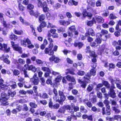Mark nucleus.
Wrapping results in <instances>:
<instances>
[{"instance_id":"obj_54","label":"nucleus","mask_w":121,"mask_h":121,"mask_svg":"<svg viewBox=\"0 0 121 121\" xmlns=\"http://www.w3.org/2000/svg\"><path fill=\"white\" fill-rule=\"evenodd\" d=\"M53 104V103L52 99L51 98H50L48 102V107L51 109Z\"/></svg>"},{"instance_id":"obj_61","label":"nucleus","mask_w":121,"mask_h":121,"mask_svg":"<svg viewBox=\"0 0 121 121\" xmlns=\"http://www.w3.org/2000/svg\"><path fill=\"white\" fill-rule=\"evenodd\" d=\"M18 63L21 65H24L25 63V60L22 59L20 58L18 60Z\"/></svg>"},{"instance_id":"obj_3","label":"nucleus","mask_w":121,"mask_h":121,"mask_svg":"<svg viewBox=\"0 0 121 121\" xmlns=\"http://www.w3.org/2000/svg\"><path fill=\"white\" fill-rule=\"evenodd\" d=\"M71 110L70 105H64L60 107L57 111V116L58 117H61L62 115L64 114L66 110H69L70 111Z\"/></svg>"},{"instance_id":"obj_40","label":"nucleus","mask_w":121,"mask_h":121,"mask_svg":"<svg viewBox=\"0 0 121 121\" xmlns=\"http://www.w3.org/2000/svg\"><path fill=\"white\" fill-rule=\"evenodd\" d=\"M10 83L11 84L10 85V86L11 87L12 89H14L17 87V85L16 82L13 81H11Z\"/></svg>"},{"instance_id":"obj_37","label":"nucleus","mask_w":121,"mask_h":121,"mask_svg":"<svg viewBox=\"0 0 121 121\" xmlns=\"http://www.w3.org/2000/svg\"><path fill=\"white\" fill-rule=\"evenodd\" d=\"M87 9L92 14H96V10L92 8L91 7L89 6L87 7Z\"/></svg>"},{"instance_id":"obj_52","label":"nucleus","mask_w":121,"mask_h":121,"mask_svg":"<svg viewBox=\"0 0 121 121\" xmlns=\"http://www.w3.org/2000/svg\"><path fill=\"white\" fill-rule=\"evenodd\" d=\"M87 32L90 33L92 36H93L95 35V32L92 28H89Z\"/></svg>"},{"instance_id":"obj_27","label":"nucleus","mask_w":121,"mask_h":121,"mask_svg":"<svg viewBox=\"0 0 121 121\" xmlns=\"http://www.w3.org/2000/svg\"><path fill=\"white\" fill-rule=\"evenodd\" d=\"M66 70L67 71L65 73V74L66 75H68V74H69L72 75H75V73L74 72L75 70L73 69H66Z\"/></svg>"},{"instance_id":"obj_30","label":"nucleus","mask_w":121,"mask_h":121,"mask_svg":"<svg viewBox=\"0 0 121 121\" xmlns=\"http://www.w3.org/2000/svg\"><path fill=\"white\" fill-rule=\"evenodd\" d=\"M2 24L4 27L6 28L7 29H10L13 27V26L10 24H7L6 22L5 21H3Z\"/></svg>"},{"instance_id":"obj_17","label":"nucleus","mask_w":121,"mask_h":121,"mask_svg":"<svg viewBox=\"0 0 121 121\" xmlns=\"http://www.w3.org/2000/svg\"><path fill=\"white\" fill-rule=\"evenodd\" d=\"M4 80L2 78H0V85L1 86V88L3 90H8L10 88L8 86L3 84Z\"/></svg>"},{"instance_id":"obj_38","label":"nucleus","mask_w":121,"mask_h":121,"mask_svg":"<svg viewBox=\"0 0 121 121\" xmlns=\"http://www.w3.org/2000/svg\"><path fill=\"white\" fill-rule=\"evenodd\" d=\"M102 84L103 86H104L107 88L108 89L110 88V84L109 83V82L103 80L102 81Z\"/></svg>"},{"instance_id":"obj_60","label":"nucleus","mask_w":121,"mask_h":121,"mask_svg":"<svg viewBox=\"0 0 121 121\" xmlns=\"http://www.w3.org/2000/svg\"><path fill=\"white\" fill-rule=\"evenodd\" d=\"M60 104L59 103H56L55 104H53L51 109H57L59 108L60 106Z\"/></svg>"},{"instance_id":"obj_28","label":"nucleus","mask_w":121,"mask_h":121,"mask_svg":"<svg viewBox=\"0 0 121 121\" xmlns=\"http://www.w3.org/2000/svg\"><path fill=\"white\" fill-rule=\"evenodd\" d=\"M96 66L94 67L92 66L91 67L92 68L90 70V75L91 76H94L96 74V70L95 68Z\"/></svg>"},{"instance_id":"obj_1","label":"nucleus","mask_w":121,"mask_h":121,"mask_svg":"<svg viewBox=\"0 0 121 121\" xmlns=\"http://www.w3.org/2000/svg\"><path fill=\"white\" fill-rule=\"evenodd\" d=\"M91 77L90 73L88 72L83 77L84 81H82L81 79H79L78 80V82L81 84L80 86L81 87L84 89L86 88L87 83L90 82Z\"/></svg>"},{"instance_id":"obj_15","label":"nucleus","mask_w":121,"mask_h":121,"mask_svg":"<svg viewBox=\"0 0 121 121\" xmlns=\"http://www.w3.org/2000/svg\"><path fill=\"white\" fill-rule=\"evenodd\" d=\"M66 75V78L67 81L71 82V83H73V85L76 84V80L73 76H71L70 75Z\"/></svg>"},{"instance_id":"obj_36","label":"nucleus","mask_w":121,"mask_h":121,"mask_svg":"<svg viewBox=\"0 0 121 121\" xmlns=\"http://www.w3.org/2000/svg\"><path fill=\"white\" fill-rule=\"evenodd\" d=\"M9 38L10 39L14 41L16 40L18 38L17 36L13 33L9 35Z\"/></svg>"},{"instance_id":"obj_59","label":"nucleus","mask_w":121,"mask_h":121,"mask_svg":"<svg viewBox=\"0 0 121 121\" xmlns=\"http://www.w3.org/2000/svg\"><path fill=\"white\" fill-rule=\"evenodd\" d=\"M114 120H117L119 121H121V116L119 115H116L114 116Z\"/></svg>"},{"instance_id":"obj_14","label":"nucleus","mask_w":121,"mask_h":121,"mask_svg":"<svg viewBox=\"0 0 121 121\" xmlns=\"http://www.w3.org/2000/svg\"><path fill=\"white\" fill-rule=\"evenodd\" d=\"M30 59L32 62L35 61L36 64L38 65H42L43 63V62L41 60L39 59H36V57L35 56H32L31 57Z\"/></svg>"},{"instance_id":"obj_41","label":"nucleus","mask_w":121,"mask_h":121,"mask_svg":"<svg viewBox=\"0 0 121 121\" xmlns=\"http://www.w3.org/2000/svg\"><path fill=\"white\" fill-rule=\"evenodd\" d=\"M109 93H110V89L109 90V91L108 92V94H107V93H105L104 94V98H106V99L108 100V99L109 97V96H109L110 97H111L113 99L115 98L116 97V93L115 95V96L114 95L113 97V96H110V95L109 94Z\"/></svg>"},{"instance_id":"obj_34","label":"nucleus","mask_w":121,"mask_h":121,"mask_svg":"<svg viewBox=\"0 0 121 121\" xmlns=\"http://www.w3.org/2000/svg\"><path fill=\"white\" fill-rule=\"evenodd\" d=\"M8 91V95L6 94V96H8L9 97V98L11 96L12 97H13L16 94V92L15 91H13L12 92L11 90H9V89L7 90Z\"/></svg>"},{"instance_id":"obj_6","label":"nucleus","mask_w":121,"mask_h":121,"mask_svg":"<svg viewBox=\"0 0 121 121\" xmlns=\"http://www.w3.org/2000/svg\"><path fill=\"white\" fill-rule=\"evenodd\" d=\"M27 9L30 15L31 16H34L36 18H37L40 13L38 12H35L33 9L34 8V6L31 4H29L27 6Z\"/></svg>"},{"instance_id":"obj_50","label":"nucleus","mask_w":121,"mask_h":121,"mask_svg":"<svg viewBox=\"0 0 121 121\" xmlns=\"http://www.w3.org/2000/svg\"><path fill=\"white\" fill-rule=\"evenodd\" d=\"M87 100L84 99L83 100V102H85V104H86V105L88 107L90 108H91L92 106V105L91 102L88 101L86 103V102Z\"/></svg>"},{"instance_id":"obj_49","label":"nucleus","mask_w":121,"mask_h":121,"mask_svg":"<svg viewBox=\"0 0 121 121\" xmlns=\"http://www.w3.org/2000/svg\"><path fill=\"white\" fill-rule=\"evenodd\" d=\"M103 86L102 83H99L97 84L95 88V90L96 91H98L101 89V88Z\"/></svg>"},{"instance_id":"obj_31","label":"nucleus","mask_w":121,"mask_h":121,"mask_svg":"<svg viewBox=\"0 0 121 121\" xmlns=\"http://www.w3.org/2000/svg\"><path fill=\"white\" fill-rule=\"evenodd\" d=\"M13 49L14 51L18 52L20 54H22V48L19 46L18 44L15 47H14V48Z\"/></svg>"},{"instance_id":"obj_42","label":"nucleus","mask_w":121,"mask_h":121,"mask_svg":"<svg viewBox=\"0 0 121 121\" xmlns=\"http://www.w3.org/2000/svg\"><path fill=\"white\" fill-rule=\"evenodd\" d=\"M78 2L74 0H70L68 2V4L70 6L74 5L76 6L78 4Z\"/></svg>"},{"instance_id":"obj_33","label":"nucleus","mask_w":121,"mask_h":121,"mask_svg":"<svg viewBox=\"0 0 121 121\" xmlns=\"http://www.w3.org/2000/svg\"><path fill=\"white\" fill-rule=\"evenodd\" d=\"M12 10L11 9H6L5 13V14L9 17H11L13 15L12 13Z\"/></svg>"},{"instance_id":"obj_32","label":"nucleus","mask_w":121,"mask_h":121,"mask_svg":"<svg viewBox=\"0 0 121 121\" xmlns=\"http://www.w3.org/2000/svg\"><path fill=\"white\" fill-rule=\"evenodd\" d=\"M73 107V109L74 111H73V110L71 108V110L69 111V113H71V114H73L74 113V112H76L78 111L79 110V108L78 106H75L74 105H73V106H72Z\"/></svg>"},{"instance_id":"obj_4","label":"nucleus","mask_w":121,"mask_h":121,"mask_svg":"<svg viewBox=\"0 0 121 121\" xmlns=\"http://www.w3.org/2000/svg\"><path fill=\"white\" fill-rule=\"evenodd\" d=\"M37 5L38 7L41 8L43 9V11L45 13H48L49 11V8L46 1L42 2L41 0H37Z\"/></svg>"},{"instance_id":"obj_25","label":"nucleus","mask_w":121,"mask_h":121,"mask_svg":"<svg viewBox=\"0 0 121 121\" xmlns=\"http://www.w3.org/2000/svg\"><path fill=\"white\" fill-rule=\"evenodd\" d=\"M44 51L46 54H48L50 56L53 55L54 53L53 51L48 47L46 48L45 49Z\"/></svg>"},{"instance_id":"obj_45","label":"nucleus","mask_w":121,"mask_h":121,"mask_svg":"<svg viewBox=\"0 0 121 121\" xmlns=\"http://www.w3.org/2000/svg\"><path fill=\"white\" fill-rule=\"evenodd\" d=\"M38 17L39 22L44 21L46 18L45 15L43 14H41L40 15H39Z\"/></svg>"},{"instance_id":"obj_63","label":"nucleus","mask_w":121,"mask_h":121,"mask_svg":"<svg viewBox=\"0 0 121 121\" xmlns=\"http://www.w3.org/2000/svg\"><path fill=\"white\" fill-rule=\"evenodd\" d=\"M87 2L89 4L92 6L94 7L95 6V3L92 0H88Z\"/></svg>"},{"instance_id":"obj_55","label":"nucleus","mask_w":121,"mask_h":121,"mask_svg":"<svg viewBox=\"0 0 121 121\" xmlns=\"http://www.w3.org/2000/svg\"><path fill=\"white\" fill-rule=\"evenodd\" d=\"M58 32V33H63L65 31V28L63 27H61L57 29Z\"/></svg>"},{"instance_id":"obj_11","label":"nucleus","mask_w":121,"mask_h":121,"mask_svg":"<svg viewBox=\"0 0 121 121\" xmlns=\"http://www.w3.org/2000/svg\"><path fill=\"white\" fill-rule=\"evenodd\" d=\"M97 56V55L96 54L95 51H92L89 53V56L88 57L90 58V57L93 58L91 59V60L92 62L94 63H95L97 62V60L96 58Z\"/></svg>"},{"instance_id":"obj_7","label":"nucleus","mask_w":121,"mask_h":121,"mask_svg":"<svg viewBox=\"0 0 121 121\" xmlns=\"http://www.w3.org/2000/svg\"><path fill=\"white\" fill-rule=\"evenodd\" d=\"M21 44L25 47H26L27 45L26 43L27 44V47L30 49H32L34 47V45L31 44L30 40L28 38H27L25 40H21Z\"/></svg>"},{"instance_id":"obj_16","label":"nucleus","mask_w":121,"mask_h":121,"mask_svg":"<svg viewBox=\"0 0 121 121\" xmlns=\"http://www.w3.org/2000/svg\"><path fill=\"white\" fill-rule=\"evenodd\" d=\"M9 57L8 55L6 56H5L4 55H2L1 57H0V59L3 60V62L8 65H9L10 64V60L8 59Z\"/></svg>"},{"instance_id":"obj_10","label":"nucleus","mask_w":121,"mask_h":121,"mask_svg":"<svg viewBox=\"0 0 121 121\" xmlns=\"http://www.w3.org/2000/svg\"><path fill=\"white\" fill-rule=\"evenodd\" d=\"M0 50H2L6 53H8L10 51V48L8 47V45L4 43L2 44L0 43Z\"/></svg>"},{"instance_id":"obj_64","label":"nucleus","mask_w":121,"mask_h":121,"mask_svg":"<svg viewBox=\"0 0 121 121\" xmlns=\"http://www.w3.org/2000/svg\"><path fill=\"white\" fill-rule=\"evenodd\" d=\"M93 86L92 84H89L88 86L87 90L88 92L91 91L93 89Z\"/></svg>"},{"instance_id":"obj_48","label":"nucleus","mask_w":121,"mask_h":121,"mask_svg":"<svg viewBox=\"0 0 121 121\" xmlns=\"http://www.w3.org/2000/svg\"><path fill=\"white\" fill-rule=\"evenodd\" d=\"M49 40H48L49 42V44L48 47L51 49H52L53 46V41L52 39H51L50 38L49 39Z\"/></svg>"},{"instance_id":"obj_44","label":"nucleus","mask_w":121,"mask_h":121,"mask_svg":"<svg viewBox=\"0 0 121 121\" xmlns=\"http://www.w3.org/2000/svg\"><path fill=\"white\" fill-rule=\"evenodd\" d=\"M13 32L15 34L19 35H22L23 33V31L22 30H20L18 31L15 29H14Z\"/></svg>"},{"instance_id":"obj_8","label":"nucleus","mask_w":121,"mask_h":121,"mask_svg":"<svg viewBox=\"0 0 121 121\" xmlns=\"http://www.w3.org/2000/svg\"><path fill=\"white\" fill-rule=\"evenodd\" d=\"M2 98L0 100L1 104L0 105L2 106H6L8 105L9 103L7 100L9 98V97L6 96V93L4 92L2 93L1 94Z\"/></svg>"},{"instance_id":"obj_26","label":"nucleus","mask_w":121,"mask_h":121,"mask_svg":"<svg viewBox=\"0 0 121 121\" xmlns=\"http://www.w3.org/2000/svg\"><path fill=\"white\" fill-rule=\"evenodd\" d=\"M84 44L81 42H75L73 45L75 47H78L79 49L81 48L83 46Z\"/></svg>"},{"instance_id":"obj_19","label":"nucleus","mask_w":121,"mask_h":121,"mask_svg":"<svg viewBox=\"0 0 121 121\" xmlns=\"http://www.w3.org/2000/svg\"><path fill=\"white\" fill-rule=\"evenodd\" d=\"M49 31L52 34V37L53 38H59L58 34L56 33V29H51Z\"/></svg>"},{"instance_id":"obj_20","label":"nucleus","mask_w":121,"mask_h":121,"mask_svg":"<svg viewBox=\"0 0 121 121\" xmlns=\"http://www.w3.org/2000/svg\"><path fill=\"white\" fill-rule=\"evenodd\" d=\"M83 16L86 17V16L89 17H91L92 16V14L88 12L86 9H83L82 12Z\"/></svg>"},{"instance_id":"obj_53","label":"nucleus","mask_w":121,"mask_h":121,"mask_svg":"<svg viewBox=\"0 0 121 121\" xmlns=\"http://www.w3.org/2000/svg\"><path fill=\"white\" fill-rule=\"evenodd\" d=\"M49 78L46 81V83L48 84H50L51 85H53V83L52 81V76H49Z\"/></svg>"},{"instance_id":"obj_21","label":"nucleus","mask_w":121,"mask_h":121,"mask_svg":"<svg viewBox=\"0 0 121 121\" xmlns=\"http://www.w3.org/2000/svg\"><path fill=\"white\" fill-rule=\"evenodd\" d=\"M82 118L83 119H87L88 120L90 121H92L93 120V116L92 115H88L86 114H84L82 115Z\"/></svg>"},{"instance_id":"obj_18","label":"nucleus","mask_w":121,"mask_h":121,"mask_svg":"<svg viewBox=\"0 0 121 121\" xmlns=\"http://www.w3.org/2000/svg\"><path fill=\"white\" fill-rule=\"evenodd\" d=\"M100 33L102 36L104 35H105V37L106 39L110 38L111 36V34H108V31L105 29H102L101 30Z\"/></svg>"},{"instance_id":"obj_5","label":"nucleus","mask_w":121,"mask_h":121,"mask_svg":"<svg viewBox=\"0 0 121 121\" xmlns=\"http://www.w3.org/2000/svg\"><path fill=\"white\" fill-rule=\"evenodd\" d=\"M58 98H56L55 100L56 102L59 103L60 104L62 105L63 102H64L66 99V96L63 91L61 90L58 91Z\"/></svg>"},{"instance_id":"obj_12","label":"nucleus","mask_w":121,"mask_h":121,"mask_svg":"<svg viewBox=\"0 0 121 121\" xmlns=\"http://www.w3.org/2000/svg\"><path fill=\"white\" fill-rule=\"evenodd\" d=\"M41 69L43 71L45 72L44 74L45 77L47 78L50 76V74L51 72V70L49 67L43 66L41 67Z\"/></svg>"},{"instance_id":"obj_62","label":"nucleus","mask_w":121,"mask_h":121,"mask_svg":"<svg viewBox=\"0 0 121 121\" xmlns=\"http://www.w3.org/2000/svg\"><path fill=\"white\" fill-rule=\"evenodd\" d=\"M22 70L23 72L24 75V77L25 78L29 77V76L27 74V71L26 69L23 68L22 69Z\"/></svg>"},{"instance_id":"obj_29","label":"nucleus","mask_w":121,"mask_h":121,"mask_svg":"<svg viewBox=\"0 0 121 121\" xmlns=\"http://www.w3.org/2000/svg\"><path fill=\"white\" fill-rule=\"evenodd\" d=\"M30 81L34 85H38L39 82V80L38 78H31L30 79Z\"/></svg>"},{"instance_id":"obj_56","label":"nucleus","mask_w":121,"mask_h":121,"mask_svg":"<svg viewBox=\"0 0 121 121\" xmlns=\"http://www.w3.org/2000/svg\"><path fill=\"white\" fill-rule=\"evenodd\" d=\"M29 105L33 108H35L37 107V105L34 102H30Z\"/></svg>"},{"instance_id":"obj_43","label":"nucleus","mask_w":121,"mask_h":121,"mask_svg":"<svg viewBox=\"0 0 121 121\" xmlns=\"http://www.w3.org/2000/svg\"><path fill=\"white\" fill-rule=\"evenodd\" d=\"M96 20L98 23H101L104 22V19L101 17L98 16L96 17Z\"/></svg>"},{"instance_id":"obj_46","label":"nucleus","mask_w":121,"mask_h":121,"mask_svg":"<svg viewBox=\"0 0 121 121\" xmlns=\"http://www.w3.org/2000/svg\"><path fill=\"white\" fill-rule=\"evenodd\" d=\"M112 45L114 46H116L118 45L121 46V40H119L117 42L116 41H114L112 43Z\"/></svg>"},{"instance_id":"obj_9","label":"nucleus","mask_w":121,"mask_h":121,"mask_svg":"<svg viewBox=\"0 0 121 121\" xmlns=\"http://www.w3.org/2000/svg\"><path fill=\"white\" fill-rule=\"evenodd\" d=\"M108 79L110 81L111 84V86L110 89V93L109 94L111 96L113 97L114 95L115 96L116 94L115 91L114 90L116 88L114 83L115 80L111 77L109 78Z\"/></svg>"},{"instance_id":"obj_35","label":"nucleus","mask_w":121,"mask_h":121,"mask_svg":"<svg viewBox=\"0 0 121 121\" xmlns=\"http://www.w3.org/2000/svg\"><path fill=\"white\" fill-rule=\"evenodd\" d=\"M115 29L116 31L114 33V35L118 37L121 35L120 32H121V29L120 28L118 29L116 28V27H115Z\"/></svg>"},{"instance_id":"obj_39","label":"nucleus","mask_w":121,"mask_h":121,"mask_svg":"<svg viewBox=\"0 0 121 121\" xmlns=\"http://www.w3.org/2000/svg\"><path fill=\"white\" fill-rule=\"evenodd\" d=\"M52 92L54 94V95L53 96V99L55 100L56 98H58V92L57 89L55 88H53Z\"/></svg>"},{"instance_id":"obj_51","label":"nucleus","mask_w":121,"mask_h":121,"mask_svg":"<svg viewBox=\"0 0 121 121\" xmlns=\"http://www.w3.org/2000/svg\"><path fill=\"white\" fill-rule=\"evenodd\" d=\"M80 111L81 112L86 114L87 112V111L85 109L84 107L83 106H81L80 108Z\"/></svg>"},{"instance_id":"obj_57","label":"nucleus","mask_w":121,"mask_h":121,"mask_svg":"<svg viewBox=\"0 0 121 121\" xmlns=\"http://www.w3.org/2000/svg\"><path fill=\"white\" fill-rule=\"evenodd\" d=\"M18 7L19 10L21 11H23L25 10V7L21 4H18Z\"/></svg>"},{"instance_id":"obj_22","label":"nucleus","mask_w":121,"mask_h":121,"mask_svg":"<svg viewBox=\"0 0 121 121\" xmlns=\"http://www.w3.org/2000/svg\"><path fill=\"white\" fill-rule=\"evenodd\" d=\"M61 78V76L60 75L57 76L56 78H55L54 80V82L53 83V87H54L55 86H56L57 84L60 81Z\"/></svg>"},{"instance_id":"obj_2","label":"nucleus","mask_w":121,"mask_h":121,"mask_svg":"<svg viewBox=\"0 0 121 121\" xmlns=\"http://www.w3.org/2000/svg\"><path fill=\"white\" fill-rule=\"evenodd\" d=\"M103 103L105 104V108L103 107L102 109V113L103 115H106L109 116L111 114V106L109 105L110 102L107 99L104 100L103 101Z\"/></svg>"},{"instance_id":"obj_47","label":"nucleus","mask_w":121,"mask_h":121,"mask_svg":"<svg viewBox=\"0 0 121 121\" xmlns=\"http://www.w3.org/2000/svg\"><path fill=\"white\" fill-rule=\"evenodd\" d=\"M28 69L29 70H31L33 72L35 73L37 70V68L31 65H30L28 67Z\"/></svg>"},{"instance_id":"obj_13","label":"nucleus","mask_w":121,"mask_h":121,"mask_svg":"<svg viewBox=\"0 0 121 121\" xmlns=\"http://www.w3.org/2000/svg\"><path fill=\"white\" fill-rule=\"evenodd\" d=\"M40 23V25L37 27V30L39 32H42L43 30V28L45 27L46 26V22L44 21H43L39 22Z\"/></svg>"},{"instance_id":"obj_58","label":"nucleus","mask_w":121,"mask_h":121,"mask_svg":"<svg viewBox=\"0 0 121 121\" xmlns=\"http://www.w3.org/2000/svg\"><path fill=\"white\" fill-rule=\"evenodd\" d=\"M13 75L17 76L20 73V72L18 70L15 69L13 71Z\"/></svg>"},{"instance_id":"obj_24","label":"nucleus","mask_w":121,"mask_h":121,"mask_svg":"<svg viewBox=\"0 0 121 121\" xmlns=\"http://www.w3.org/2000/svg\"><path fill=\"white\" fill-rule=\"evenodd\" d=\"M102 35H101L100 33H98L96 35V38L95 40V41L97 44H100L101 43L102 40L100 38H101Z\"/></svg>"},{"instance_id":"obj_23","label":"nucleus","mask_w":121,"mask_h":121,"mask_svg":"<svg viewBox=\"0 0 121 121\" xmlns=\"http://www.w3.org/2000/svg\"><path fill=\"white\" fill-rule=\"evenodd\" d=\"M58 22L60 25L65 26H67L70 23L69 21L65 20H60Z\"/></svg>"}]
</instances>
